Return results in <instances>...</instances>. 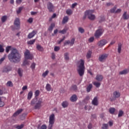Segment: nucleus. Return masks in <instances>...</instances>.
I'll use <instances>...</instances> for the list:
<instances>
[{"label":"nucleus","instance_id":"nucleus-1","mask_svg":"<svg viewBox=\"0 0 129 129\" xmlns=\"http://www.w3.org/2000/svg\"><path fill=\"white\" fill-rule=\"evenodd\" d=\"M8 57L10 62L19 63L21 61V54L19 53V51L16 48L12 49L11 53L8 54Z\"/></svg>","mask_w":129,"mask_h":129},{"label":"nucleus","instance_id":"nucleus-2","mask_svg":"<svg viewBox=\"0 0 129 129\" xmlns=\"http://www.w3.org/2000/svg\"><path fill=\"white\" fill-rule=\"evenodd\" d=\"M30 104L34 106V109H40L43 105L44 103L43 102V99L35 98L32 99L31 101Z\"/></svg>","mask_w":129,"mask_h":129},{"label":"nucleus","instance_id":"nucleus-3","mask_svg":"<svg viewBox=\"0 0 129 129\" xmlns=\"http://www.w3.org/2000/svg\"><path fill=\"white\" fill-rule=\"evenodd\" d=\"M94 13V10H87L85 12V16H88V18L89 20L93 21L95 19V15L92 14Z\"/></svg>","mask_w":129,"mask_h":129},{"label":"nucleus","instance_id":"nucleus-4","mask_svg":"<svg viewBox=\"0 0 129 129\" xmlns=\"http://www.w3.org/2000/svg\"><path fill=\"white\" fill-rule=\"evenodd\" d=\"M104 32V30L102 28L98 29L94 33V36L96 39H99L101 37Z\"/></svg>","mask_w":129,"mask_h":129},{"label":"nucleus","instance_id":"nucleus-5","mask_svg":"<svg viewBox=\"0 0 129 129\" xmlns=\"http://www.w3.org/2000/svg\"><path fill=\"white\" fill-rule=\"evenodd\" d=\"M55 123V115L52 114L49 116L48 129H52L53 124Z\"/></svg>","mask_w":129,"mask_h":129},{"label":"nucleus","instance_id":"nucleus-6","mask_svg":"<svg viewBox=\"0 0 129 129\" xmlns=\"http://www.w3.org/2000/svg\"><path fill=\"white\" fill-rule=\"evenodd\" d=\"M24 56L25 59L29 60H33V58H34L33 54H31L30 51L28 49H26L24 52Z\"/></svg>","mask_w":129,"mask_h":129},{"label":"nucleus","instance_id":"nucleus-7","mask_svg":"<svg viewBox=\"0 0 129 129\" xmlns=\"http://www.w3.org/2000/svg\"><path fill=\"white\" fill-rule=\"evenodd\" d=\"M108 43V41H107V40L102 39L98 42L97 45L98 47L101 48V47H103V46H105V45H106Z\"/></svg>","mask_w":129,"mask_h":129},{"label":"nucleus","instance_id":"nucleus-8","mask_svg":"<svg viewBox=\"0 0 129 129\" xmlns=\"http://www.w3.org/2000/svg\"><path fill=\"white\" fill-rule=\"evenodd\" d=\"M107 57H108V54L104 53L99 56L98 60L100 62H104Z\"/></svg>","mask_w":129,"mask_h":129},{"label":"nucleus","instance_id":"nucleus-9","mask_svg":"<svg viewBox=\"0 0 129 129\" xmlns=\"http://www.w3.org/2000/svg\"><path fill=\"white\" fill-rule=\"evenodd\" d=\"M47 9L48 10L50 13H53L54 12V6L53 4L50 3L48 2L47 4Z\"/></svg>","mask_w":129,"mask_h":129},{"label":"nucleus","instance_id":"nucleus-10","mask_svg":"<svg viewBox=\"0 0 129 129\" xmlns=\"http://www.w3.org/2000/svg\"><path fill=\"white\" fill-rule=\"evenodd\" d=\"M84 71H85V68H78L77 70L78 73L81 77L84 75Z\"/></svg>","mask_w":129,"mask_h":129},{"label":"nucleus","instance_id":"nucleus-11","mask_svg":"<svg viewBox=\"0 0 129 129\" xmlns=\"http://www.w3.org/2000/svg\"><path fill=\"white\" fill-rule=\"evenodd\" d=\"M74 43H75V38H72L71 41L70 40L66 41L64 43V46H66V45H69V44L71 46H73V45H74Z\"/></svg>","mask_w":129,"mask_h":129},{"label":"nucleus","instance_id":"nucleus-12","mask_svg":"<svg viewBox=\"0 0 129 129\" xmlns=\"http://www.w3.org/2000/svg\"><path fill=\"white\" fill-rule=\"evenodd\" d=\"M20 19L16 18L14 21V25H15L16 30L20 29Z\"/></svg>","mask_w":129,"mask_h":129},{"label":"nucleus","instance_id":"nucleus-13","mask_svg":"<svg viewBox=\"0 0 129 129\" xmlns=\"http://www.w3.org/2000/svg\"><path fill=\"white\" fill-rule=\"evenodd\" d=\"M37 34V31L33 30L32 32L30 33L28 35V39H32V38L35 36V35Z\"/></svg>","mask_w":129,"mask_h":129},{"label":"nucleus","instance_id":"nucleus-14","mask_svg":"<svg viewBox=\"0 0 129 129\" xmlns=\"http://www.w3.org/2000/svg\"><path fill=\"white\" fill-rule=\"evenodd\" d=\"M79 64L78 68H85V67H84V60L80 59L79 61Z\"/></svg>","mask_w":129,"mask_h":129},{"label":"nucleus","instance_id":"nucleus-15","mask_svg":"<svg viewBox=\"0 0 129 129\" xmlns=\"http://www.w3.org/2000/svg\"><path fill=\"white\" fill-rule=\"evenodd\" d=\"M92 104L93 105L97 106L98 105V100L97 99V97H95L92 101Z\"/></svg>","mask_w":129,"mask_h":129},{"label":"nucleus","instance_id":"nucleus-16","mask_svg":"<svg viewBox=\"0 0 129 129\" xmlns=\"http://www.w3.org/2000/svg\"><path fill=\"white\" fill-rule=\"evenodd\" d=\"M113 96L114 98H118L120 97V93L119 91H115L113 93Z\"/></svg>","mask_w":129,"mask_h":129},{"label":"nucleus","instance_id":"nucleus-17","mask_svg":"<svg viewBox=\"0 0 129 129\" xmlns=\"http://www.w3.org/2000/svg\"><path fill=\"white\" fill-rule=\"evenodd\" d=\"M77 96L75 94L73 95L70 98V100L72 101V102H75V101H77Z\"/></svg>","mask_w":129,"mask_h":129},{"label":"nucleus","instance_id":"nucleus-18","mask_svg":"<svg viewBox=\"0 0 129 129\" xmlns=\"http://www.w3.org/2000/svg\"><path fill=\"white\" fill-rule=\"evenodd\" d=\"M127 12L125 11L122 15V18L123 20H128L129 19V14H127Z\"/></svg>","mask_w":129,"mask_h":129},{"label":"nucleus","instance_id":"nucleus-19","mask_svg":"<svg viewBox=\"0 0 129 129\" xmlns=\"http://www.w3.org/2000/svg\"><path fill=\"white\" fill-rule=\"evenodd\" d=\"M103 79V77L101 75H97L96 77V80L97 81L101 82L102 80Z\"/></svg>","mask_w":129,"mask_h":129},{"label":"nucleus","instance_id":"nucleus-20","mask_svg":"<svg viewBox=\"0 0 129 129\" xmlns=\"http://www.w3.org/2000/svg\"><path fill=\"white\" fill-rule=\"evenodd\" d=\"M22 112H23V109H19L14 113L13 116H15V117L17 116V115H19V114H20V113H22Z\"/></svg>","mask_w":129,"mask_h":129},{"label":"nucleus","instance_id":"nucleus-21","mask_svg":"<svg viewBox=\"0 0 129 129\" xmlns=\"http://www.w3.org/2000/svg\"><path fill=\"white\" fill-rule=\"evenodd\" d=\"M129 72V70L128 69H125L122 71L119 72V74L120 75H123L124 74H127Z\"/></svg>","mask_w":129,"mask_h":129},{"label":"nucleus","instance_id":"nucleus-22","mask_svg":"<svg viewBox=\"0 0 129 129\" xmlns=\"http://www.w3.org/2000/svg\"><path fill=\"white\" fill-rule=\"evenodd\" d=\"M36 49L40 52H43L44 51V48L40 45V44H36Z\"/></svg>","mask_w":129,"mask_h":129},{"label":"nucleus","instance_id":"nucleus-23","mask_svg":"<svg viewBox=\"0 0 129 129\" xmlns=\"http://www.w3.org/2000/svg\"><path fill=\"white\" fill-rule=\"evenodd\" d=\"M69 20V17L68 16H64L62 21V24H66Z\"/></svg>","mask_w":129,"mask_h":129},{"label":"nucleus","instance_id":"nucleus-24","mask_svg":"<svg viewBox=\"0 0 129 129\" xmlns=\"http://www.w3.org/2000/svg\"><path fill=\"white\" fill-rule=\"evenodd\" d=\"M33 96V91H30L27 95V99L28 100H31V99L32 98V97Z\"/></svg>","mask_w":129,"mask_h":129},{"label":"nucleus","instance_id":"nucleus-25","mask_svg":"<svg viewBox=\"0 0 129 129\" xmlns=\"http://www.w3.org/2000/svg\"><path fill=\"white\" fill-rule=\"evenodd\" d=\"M92 54V51L89 50L87 53V55H86V58L87 59H90V58H91V55Z\"/></svg>","mask_w":129,"mask_h":129},{"label":"nucleus","instance_id":"nucleus-26","mask_svg":"<svg viewBox=\"0 0 129 129\" xmlns=\"http://www.w3.org/2000/svg\"><path fill=\"white\" fill-rule=\"evenodd\" d=\"M7 20H8V16H3L1 18V22L2 23H5L7 21Z\"/></svg>","mask_w":129,"mask_h":129},{"label":"nucleus","instance_id":"nucleus-27","mask_svg":"<svg viewBox=\"0 0 129 129\" xmlns=\"http://www.w3.org/2000/svg\"><path fill=\"white\" fill-rule=\"evenodd\" d=\"M23 70L22 69L19 68L18 70V74L19 75L20 77H22L23 76Z\"/></svg>","mask_w":129,"mask_h":129},{"label":"nucleus","instance_id":"nucleus-28","mask_svg":"<svg viewBox=\"0 0 129 129\" xmlns=\"http://www.w3.org/2000/svg\"><path fill=\"white\" fill-rule=\"evenodd\" d=\"M116 8H117V6L115 5L113 8L110 9V12L112 14H115V10H116Z\"/></svg>","mask_w":129,"mask_h":129},{"label":"nucleus","instance_id":"nucleus-29","mask_svg":"<svg viewBox=\"0 0 129 129\" xmlns=\"http://www.w3.org/2000/svg\"><path fill=\"white\" fill-rule=\"evenodd\" d=\"M122 46V44L121 43H119L118 44V53L120 54V53L121 52V47Z\"/></svg>","mask_w":129,"mask_h":129},{"label":"nucleus","instance_id":"nucleus-30","mask_svg":"<svg viewBox=\"0 0 129 129\" xmlns=\"http://www.w3.org/2000/svg\"><path fill=\"white\" fill-rule=\"evenodd\" d=\"M93 84L96 86V87H100V85H101V84L98 82H93Z\"/></svg>","mask_w":129,"mask_h":129},{"label":"nucleus","instance_id":"nucleus-31","mask_svg":"<svg viewBox=\"0 0 129 129\" xmlns=\"http://www.w3.org/2000/svg\"><path fill=\"white\" fill-rule=\"evenodd\" d=\"M61 105L62 106V107H63L64 108H65V107H67L68 106V101H63L62 104Z\"/></svg>","mask_w":129,"mask_h":129},{"label":"nucleus","instance_id":"nucleus-32","mask_svg":"<svg viewBox=\"0 0 129 129\" xmlns=\"http://www.w3.org/2000/svg\"><path fill=\"white\" fill-rule=\"evenodd\" d=\"M64 58L67 60H69V53H68V52L64 53Z\"/></svg>","mask_w":129,"mask_h":129},{"label":"nucleus","instance_id":"nucleus-33","mask_svg":"<svg viewBox=\"0 0 129 129\" xmlns=\"http://www.w3.org/2000/svg\"><path fill=\"white\" fill-rule=\"evenodd\" d=\"M5 106V102L2 99V97H0V107Z\"/></svg>","mask_w":129,"mask_h":129},{"label":"nucleus","instance_id":"nucleus-34","mask_svg":"<svg viewBox=\"0 0 129 129\" xmlns=\"http://www.w3.org/2000/svg\"><path fill=\"white\" fill-rule=\"evenodd\" d=\"M109 112L111 113V114H113L115 112V108H110L109 109Z\"/></svg>","mask_w":129,"mask_h":129},{"label":"nucleus","instance_id":"nucleus-35","mask_svg":"<svg viewBox=\"0 0 129 129\" xmlns=\"http://www.w3.org/2000/svg\"><path fill=\"white\" fill-rule=\"evenodd\" d=\"M45 88L47 91H51V85L47 84L46 85Z\"/></svg>","mask_w":129,"mask_h":129},{"label":"nucleus","instance_id":"nucleus-36","mask_svg":"<svg viewBox=\"0 0 129 129\" xmlns=\"http://www.w3.org/2000/svg\"><path fill=\"white\" fill-rule=\"evenodd\" d=\"M93 86L92 84H90L89 85V86L87 88V92H90V90H91V88H92Z\"/></svg>","mask_w":129,"mask_h":129},{"label":"nucleus","instance_id":"nucleus-37","mask_svg":"<svg viewBox=\"0 0 129 129\" xmlns=\"http://www.w3.org/2000/svg\"><path fill=\"white\" fill-rule=\"evenodd\" d=\"M35 42H36V39H33L28 41L27 43L28 45H34V43H35Z\"/></svg>","mask_w":129,"mask_h":129},{"label":"nucleus","instance_id":"nucleus-38","mask_svg":"<svg viewBox=\"0 0 129 129\" xmlns=\"http://www.w3.org/2000/svg\"><path fill=\"white\" fill-rule=\"evenodd\" d=\"M7 86H9V87H13V86H14L13 82H12L11 81H8L7 83Z\"/></svg>","mask_w":129,"mask_h":129},{"label":"nucleus","instance_id":"nucleus-39","mask_svg":"<svg viewBox=\"0 0 129 129\" xmlns=\"http://www.w3.org/2000/svg\"><path fill=\"white\" fill-rule=\"evenodd\" d=\"M30 62L28 59H25V60L23 61V66H26V65H29V63Z\"/></svg>","mask_w":129,"mask_h":129},{"label":"nucleus","instance_id":"nucleus-40","mask_svg":"<svg viewBox=\"0 0 129 129\" xmlns=\"http://www.w3.org/2000/svg\"><path fill=\"white\" fill-rule=\"evenodd\" d=\"M6 58H7V54H5L4 56L0 59V64H2L4 61H5Z\"/></svg>","mask_w":129,"mask_h":129},{"label":"nucleus","instance_id":"nucleus-41","mask_svg":"<svg viewBox=\"0 0 129 129\" xmlns=\"http://www.w3.org/2000/svg\"><path fill=\"white\" fill-rule=\"evenodd\" d=\"M48 74H49V71L48 70H46L44 73H43L42 74V77H43L44 78H45V77H46V76H47V75H48Z\"/></svg>","mask_w":129,"mask_h":129},{"label":"nucleus","instance_id":"nucleus-42","mask_svg":"<svg viewBox=\"0 0 129 129\" xmlns=\"http://www.w3.org/2000/svg\"><path fill=\"white\" fill-rule=\"evenodd\" d=\"M55 27V24L52 23L50 25V26L48 28V31H53V29Z\"/></svg>","mask_w":129,"mask_h":129},{"label":"nucleus","instance_id":"nucleus-43","mask_svg":"<svg viewBox=\"0 0 129 129\" xmlns=\"http://www.w3.org/2000/svg\"><path fill=\"white\" fill-rule=\"evenodd\" d=\"M73 13V11L71 10V9H69L66 11V13L69 15L70 16V15H72Z\"/></svg>","mask_w":129,"mask_h":129},{"label":"nucleus","instance_id":"nucleus-44","mask_svg":"<svg viewBox=\"0 0 129 129\" xmlns=\"http://www.w3.org/2000/svg\"><path fill=\"white\" fill-rule=\"evenodd\" d=\"M23 9H24V7H19L18 10H17L16 12H17V14L18 15H19V14H20L21 13V12H22V11L23 10Z\"/></svg>","mask_w":129,"mask_h":129},{"label":"nucleus","instance_id":"nucleus-45","mask_svg":"<svg viewBox=\"0 0 129 129\" xmlns=\"http://www.w3.org/2000/svg\"><path fill=\"white\" fill-rule=\"evenodd\" d=\"M78 31L81 34H83V33L85 32L84 29H83L82 27H79L78 28Z\"/></svg>","mask_w":129,"mask_h":129},{"label":"nucleus","instance_id":"nucleus-46","mask_svg":"<svg viewBox=\"0 0 129 129\" xmlns=\"http://www.w3.org/2000/svg\"><path fill=\"white\" fill-rule=\"evenodd\" d=\"M123 115V111L121 110H120L119 111V112H118V117H120Z\"/></svg>","mask_w":129,"mask_h":129},{"label":"nucleus","instance_id":"nucleus-47","mask_svg":"<svg viewBox=\"0 0 129 129\" xmlns=\"http://www.w3.org/2000/svg\"><path fill=\"white\" fill-rule=\"evenodd\" d=\"M102 129H108V124H103Z\"/></svg>","mask_w":129,"mask_h":129},{"label":"nucleus","instance_id":"nucleus-48","mask_svg":"<svg viewBox=\"0 0 129 129\" xmlns=\"http://www.w3.org/2000/svg\"><path fill=\"white\" fill-rule=\"evenodd\" d=\"M36 68V63L33 62L31 64V68L32 70H35V68Z\"/></svg>","mask_w":129,"mask_h":129},{"label":"nucleus","instance_id":"nucleus-49","mask_svg":"<svg viewBox=\"0 0 129 129\" xmlns=\"http://www.w3.org/2000/svg\"><path fill=\"white\" fill-rule=\"evenodd\" d=\"M66 32H67V30L65 29H63L62 30H60L59 31V33L60 34H66Z\"/></svg>","mask_w":129,"mask_h":129},{"label":"nucleus","instance_id":"nucleus-50","mask_svg":"<svg viewBox=\"0 0 129 129\" xmlns=\"http://www.w3.org/2000/svg\"><path fill=\"white\" fill-rule=\"evenodd\" d=\"M40 94V91L39 90H36L35 92V95L36 97H38Z\"/></svg>","mask_w":129,"mask_h":129},{"label":"nucleus","instance_id":"nucleus-51","mask_svg":"<svg viewBox=\"0 0 129 129\" xmlns=\"http://www.w3.org/2000/svg\"><path fill=\"white\" fill-rule=\"evenodd\" d=\"M24 127V124H21L20 125L16 126V128L17 129H22Z\"/></svg>","mask_w":129,"mask_h":129},{"label":"nucleus","instance_id":"nucleus-52","mask_svg":"<svg viewBox=\"0 0 129 129\" xmlns=\"http://www.w3.org/2000/svg\"><path fill=\"white\" fill-rule=\"evenodd\" d=\"M71 89H72L73 90H77V86L74 85H73L71 87Z\"/></svg>","mask_w":129,"mask_h":129},{"label":"nucleus","instance_id":"nucleus-53","mask_svg":"<svg viewBox=\"0 0 129 129\" xmlns=\"http://www.w3.org/2000/svg\"><path fill=\"white\" fill-rule=\"evenodd\" d=\"M23 2V0H16V3L17 5H21L22 4V2Z\"/></svg>","mask_w":129,"mask_h":129},{"label":"nucleus","instance_id":"nucleus-54","mask_svg":"<svg viewBox=\"0 0 129 129\" xmlns=\"http://www.w3.org/2000/svg\"><path fill=\"white\" fill-rule=\"evenodd\" d=\"M28 23H29V24H32L33 23V18H30L28 20H27Z\"/></svg>","mask_w":129,"mask_h":129},{"label":"nucleus","instance_id":"nucleus-55","mask_svg":"<svg viewBox=\"0 0 129 129\" xmlns=\"http://www.w3.org/2000/svg\"><path fill=\"white\" fill-rule=\"evenodd\" d=\"M59 50H60V47H59V46L54 47L55 52H57V51H59Z\"/></svg>","mask_w":129,"mask_h":129},{"label":"nucleus","instance_id":"nucleus-56","mask_svg":"<svg viewBox=\"0 0 129 129\" xmlns=\"http://www.w3.org/2000/svg\"><path fill=\"white\" fill-rule=\"evenodd\" d=\"M65 36L63 37V38L60 39L59 41H58V44H60V43H62V41H64L65 40Z\"/></svg>","mask_w":129,"mask_h":129},{"label":"nucleus","instance_id":"nucleus-57","mask_svg":"<svg viewBox=\"0 0 129 129\" xmlns=\"http://www.w3.org/2000/svg\"><path fill=\"white\" fill-rule=\"evenodd\" d=\"M5 51L4 48H3V45H0V53H3Z\"/></svg>","mask_w":129,"mask_h":129},{"label":"nucleus","instance_id":"nucleus-58","mask_svg":"<svg viewBox=\"0 0 129 129\" xmlns=\"http://www.w3.org/2000/svg\"><path fill=\"white\" fill-rule=\"evenodd\" d=\"M11 50V46H7L6 47V53H9Z\"/></svg>","mask_w":129,"mask_h":129},{"label":"nucleus","instance_id":"nucleus-59","mask_svg":"<svg viewBox=\"0 0 129 129\" xmlns=\"http://www.w3.org/2000/svg\"><path fill=\"white\" fill-rule=\"evenodd\" d=\"M93 41H94V37H92L89 39V42H90V43H92V42H93Z\"/></svg>","mask_w":129,"mask_h":129},{"label":"nucleus","instance_id":"nucleus-60","mask_svg":"<svg viewBox=\"0 0 129 129\" xmlns=\"http://www.w3.org/2000/svg\"><path fill=\"white\" fill-rule=\"evenodd\" d=\"M119 13H121V10L120 9H118L115 11V14H119Z\"/></svg>","mask_w":129,"mask_h":129},{"label":"nucleus","instance_id":"nucleus-61","mask_svg":"<svg viewBox=\"0 0 129 129\" xmlns=\"http://www.w3.org/2000/svg\"><path fill=\"white\" fill-rule=\"evenodd\" d=\"M10 71V70H9L8 68H5L3 70V72H9Z\"/></svg>","mask_w":129,"mask_h":129},{"label":"nucleus","instance_id":"nucleus-62","mask_svg":"<svg viewBox=\"0 0 129 129\" xmlns=\"http://www.w3.org/2000/svg\"><path fill=\"white\" fill-rule=\"evenodd\" d=\"M40 129H47V125L43 124L42 125Z\"/></svg>","mask_w":129,"mask_h":129},{"label":"nucleus","instance_id":"nucleus-63","mask_svg":"<svg viewBox=\"0 0 129 129\" xmlns=\"http://www.w3.org/2000/svg\"><path fill=\"white\" fill-rule=\"evenodd\" d=\"M106 5L107 7H109L110 6H113V4L112 3H107Z\"/></svg>","mask_w":129,"mask_h":129},{"label":"nucleus","instance_id":"nucleus-64","mask_svg":"<svg viewBox=\"0 0 129 129\" xmlns=\"http://www.w3.org/2000/svg\"><path fill=\"white\" fill-rule=\"evenodd\" d=\"M76 6H77V3H74L72 4V8L74 9L76 7Z\"/></svg>","mask_w":129,"mask_h":129}]
</instances>
